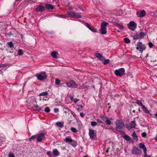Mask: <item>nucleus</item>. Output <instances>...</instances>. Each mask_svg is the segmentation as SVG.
Segmentation results:
<instances>
[{"label":"nucleus","instance_id":"f257e3e1","mask_svg":"<svg viewBox=\"0 0 157 157\" xmlns=\"http://www.w3.org/2000/svg\"><path fill=\"white\" fill-rule=\"evenodd\" d=\"M45 139V134L43 132H40L37 134L32 136L29 139L30 141L36 139V140L39 142H41Z\"/></svg>","mask_w":157,"mask_h":157},{"label":"nucleus","instance_id":"f03ea898","mask_svg":"<svg viewBox=\"0 0 157 157\" xmlns=\"http://www.w3.org/2000/svg\"><path fill=\"white\" fill-rule=\"evenodd\" d=\"M108 23L105 21L102 22L101 25V28L99 30L100 33L102 34H105L107 33L106 26Z\"/></svg>","mask_w":157,"mask_h":157},{"label":"nucleus","instance_id":"7ed1b4c3","mask_svg":"<svg viewBox=\"0 0 157 157\" xmlns=\"http://www.w3.org/2000/svg\"><path fill=\"white\" fill-rule=\"evenodd\" d=\"M116 124V129L117 130L119 129H123V128L124 126V122L121 120H119L117 121Z\"/></svg>","mask_w":157,"mask_h":157},{"label":"nucleus","instance_id":"20e7f679","mask_svg":"<svg viewBox=\"0 0 157 157\" xmlns=\"http://www.w3.org/2000/svg\"><path fill=\"white\" fill-rule=\"evenodd\" d=\"M125 70L122 68H120L118 70H116L114 71L115 74L118 76H121L124 75Z\"/></svg>","mask_w":157,"mask_h":157},{"label":"nucleus","instance_id":"39448f33","mask_svg":"<svg viewBox=\"0 0 157 157\" xmlns=\"http://www.w3.org/2000/svg\"><path fill=\"white\" fill-rule=\"evenodd\" d=\"M132 153L133 154L140 155L142 153L141 149L136 147H133L132 149Z\"/></svg>","mask_w":157,"mask_h":157},{"label":"nucleus","instance_id":"423d86ee","mask_svg":"<svg viewBox=\"0 0 157 157\" xmlns=\"http://www.w3.org/2000/svg\"><path fill=\"white\" fill-rule=\"evenodd\" d=\"M67 14L70 15L75 18H80L82 16L79 15L78 13H76L73 12H67Z\"/></svg>","mask_w":157,"mask_h":157},{"label":"nucleus","instance_id":"0eeeda50","mask_svg":"<svg viewBox=\"0 0 157 157\" xmlns=\"http://www.w3.org/2000/svg\"><path fill=\"white\" fill-rule=\"evenodd\" d=\"M37 78L39 80H43L47 78L46 73L44 72H41L40 74L37 76Z\"/></svg>","mask_w":157,"mask_h":157},{"label":"nucleus","instance_id":"6e6552de","mask_svg":"<svg viewBox=\"0 0 157 157\" xmlns=\"http://www.w3.org/2000/svg\"><path fill=\"white\" fill-rule=\"evenodd\" d=\"M128 27L132 30H134L136 28V24L133 21H131L129 23Z\"/></svg>","mask_w":157,"mask_h":157},{"label":"nucleus","instance_id":"1a4fd4ad","mask_svg":"<svg viewBox=\"0 0 157 157\" xmlns=\"http://www.w3.org/2000/svg\"><path fill=\"white\" fill-rule=\"evenodd\" d=\"M137 47L136 49L138 50L140 52H142L144 49H145L144 46L140 42H138L137 43Z\"/></svg>","mask_w":157,"mask_h":157},{"label":"nucleus","instance_id":"9d476101","mask_svg":"<svg viewBox=\"0 0 157 157\" xmlns=\"http://www.w3.org/2000/svg\"><path fill=\"white\" fill-rule=\"evenodd\" d=\"M66 84L68 87L71 88H76L77 86V85L75 83V82L72 81L66 83Z\"/></svg>","mask_w":157,"mask_h":157},{"label":"nucleus","instance_id":"9b49d317","mask_svg":"<svg viewBox=\"0 0 157 157\" xmlns=\"http://www.w3.org/2000/svg\"><path fill=\"white\" fill-rule=\"evenodd\" d=\"M145 14L146 12L144 10L136 12V15L139 17H143L145 16Z\"/></svg>","mask_w":157,"mask_h":157},{"label":"nucleus","instance_id":"f8f14e48","mask_svg":"<svg viewBox=\"0 0 157 157\" xmlns=\"http://www.w3.org/2000/svg\"><path fill=\"white\" fill-rule=\"evenodd\" d=\"M36 10L38 12H42L45 10L44 7L41 5L39 6L36 7Z\"/></svg>","mask_w":157,"mask_h":157},{"label":"nucleus","instance_id":"ddd939ff","mask_svg":"<svg viewBox=\"0 0 157 157\" xmlns=\"http://www.w3.org/2000/svg\"><path fill=\"white\" fill-rule=\"evenodd\" d=\"M101 118L103 120L105 121V123L108 125H110L111 123V122L108 119L107 117H102Z\"/></svg>","mask_w":157,"mask_h":157},{"label":"nucleus","instance_id":"4468645a","mask_svg":"<svg viewBox=\"0 0 157 157\" xmlns=\"http://www.w3.org/2000/svg\"><path fill=\"white\" fill-rule=\"evenodd\" d=\"M89 135L90 138L92 139L94 138V131L92 129L90 130L89 131Z\"/></svg>","mask_w":157,"mask_h":157},{"label":"nucleus","instance_id":"2eb2a0df","mask_svg":"<svg viewBox=\"0 0 157 157\" xmlns=\"http://www.w3.org/2000/svg\"><path fill=\"white\" fill-rule=\"evenodd\" d=\"M65 141L66 143H71L73 141V140H72L71 137L67 136L65 137Z\"/></svg>","mask_w":157,"mask_h":157},{"label":"nucleus","instance_id":"dca6fc26","mask_svg":"<svg viewBox=\"0 0 157 157\" xmlns=\"http://www.w3.org/2000/svg\"><path fill=\"white\" fill-rule=\"evenodd\" d=\"M53 155L55 156H58L60 155V153L56 149H54L52 151Z\"/></svg>","mask_w":157,"mask_h":157},{"label":"nucleus","instance_id":"f3484780","mask_svg":"<svg viewBox=\"0 0 157 157\" xmlns=\"http://www.w3.org/2000/svg\"><path fill=\"white\" fill-rule=\"evenodd\" d=\"M58 55V52H57L54 51L51 53V55L54 58H57V56Z\"/></svg>","mask_w":157,"mask_h":157},{"label":"nucleus","instance_id":"a211bd4d","mask_svg":"<svg viewBox=\"0 0 157 157\" xmlns=\"http://www.w3.org/2000/svg\"><path fill=\"white\" fill-rule=\"evenodd\" d=\"M142 109L146 113H149V111L147 110V108L144 105H142Z\"/></svg>","mask_w":157,"mask_h":157},{"label":"nucleus","instance_id":"6ab92c4d","mask_svg":"<svg viewBox=\"0 0 157 157\" xmlns=\"http://www.w3.org/2000/svg\"><path fill=\"white\" fill-rule=\"evenodd\" d=\"M145 35V33L143 32H141L139 34H137V37L141 38L143 37Z\"/></svg>","mask_w":157,"mask_h":157},{"label":"nucleus","instance_id":"aec40b11","mask_svg":"<svg viewBox=\"0 0 157 157\" xmlns=\"http://www.w3.org/2000/svg\"><path fill=\"white\" fill-rule=\"evenodd\" d=\"M45 7L47 8V9L48 10L51 9H53V6L51 4H46L45 5Z\"/></svg>","mask_w":157,"mask_h":157},{"label":"nucleus","instance_id":"412c9836","mask_svg":"<svg viewBox=\"0 0 157 157\" xmlns=\"http://www.w3.org/2000/svg\"><path fill=\"white\" fill-rule=\"evenodd\" d=\"M56 124L58 127L62 128L63 126V123H61L60 122L58 121L56 122Z\"/></svg>","mask_w":157,"mask_h":157},{"label":"nucleus","instance_id":"4be33fe9","mask_svg":"<svg viewBox=\"0 0 157 157\" xmlns=\"http://www.w3.org/2000/svg\"><path fill=\"white\" fill-rule=\"evenodd\" d=\"M101 61L104 64L106 65L109 63V59H100Z\"/></svg>","mask_w":157,"mask_h":157},{"label":"nucleus","instance_id":"5701e85b","mask_svg":"<svg viewBox=\"0 0 157 157\" xmlns=\"http://www.w3.org/2000/svg\"><path fill=\"white\" fill-rule=\"evenodd\" d=\"M132 136L133 138V139L135 140H138V137H137L135 132H133V133L132 135Z\"/></svg>","mask_w":157,"mask_h":157},{"label":"nucleus","instance_id":"b1692460","mask_svg":"<svg viewBox=\"0 0 157 157\" xmlns=\"http://www.w3.org/2000/svg\"><path fill=\"white\" fill-rule=\"evenodd\" d=\"M95 55L96 57L98 59H102L103 58V56L100 53H96L95 54Z\"/></svg>","mask_w":157,"mask_h":157},{"label":"nucleus","instance_id":"393cba45","mask_svg":"<svg viewBox=\"0 0 157 157\" xmlns=\"http://www.w3.org/2000/svg\"><path fill=\"white\" fill-rule=\"evenodd\" d=\"M139 146L140 148H142L143 150L146 148L145 145L144 144L142 143H140V144Z\"/></svg>","mask_w":157,"mask_h":157},{"label":"nucleus","instance_id":"a878e982","mask_svg":"<svg viewBox=\"0 0 157 157\" xmlns=\"http://www.w3.org/2000/svg\"><path fill=\"white\" fill-rule=\"evenodd\" d=\"M136 123L135 121H133L131 122V127L132 128H135L136 126Z\"/></svg>","mask_w":157,"mask_h":157},{"label":"nucleus","instance_id":"bb28decb","mask_svg":"<svg viewBox=\"0 0 157 157\" xmlns=\"http://www.w3.org/2000/svg\"><path fill=\"white\" fill-rule=\"evenodd\" d=\"M124 138L127 141H130L131 140L130 137L127 135H125L124 136Z\"/></svg>","mask_w":157,"mask_h":157},{"label":"nucleus","instance_id":"cd10ccee","mask_svg":"<svg viewBox=\"0 0 157 157\" xmlns=\"http://www.w3.org/2000/svg\"><path fill=\"white\" fill-rule=\"evenodd\" d=\"M48 94V93L47 92H44L40 94L39 95L40 96H47Z\"/></svg>","mask_w":157,"mask_h":157},{"label":"nucleus","instance_id":"c85d7f7f","mask_svg":"<svg viewBox=\"0 0 157 157\" xmlns=\"http://www.w3.org/2000/svg\"><path fill=\"white\" fill-rule=\"evenodd\" d=\"M7 44L10 48H13L14 46L12 42H8Z\"/></svg>","mask_w":157,"mask_h":157},{"label":"nucleus","instance_id":"c756f323","mask_svg":"<svg viewBox=\"0 0 157 157\" xmlns=\"http://www.w3.org/2000/svg\"><path fill=\"white\" fill-rule=\"evenodd\" d=\"M89 29H90L91 31H92L93 32L95 33L97 32L96 29L93 27H91Z\"/></svg>","mask_w":157,"mask_h":157},{"label":"nucleus","instance_id":"7c9ffc66","mask_svg":"<svg viewBox=\"0 0 157 157\" xmlns=\"http://www.w3.org/2000/svg\"><path fill=\"white\" fill-rule=\"evenodd\" d=\"M91 125L92 126H95L97 125V123L95 121H91Z\"/></svg>","mask_w":157,"mask_h":157},{"label":"nucleus","instance_id":"2f4dec72","mask_svg":"<svg viewBox=\"0 0 157 157\" xmlns=\"http://www.w3.org/2000/svg\"><path fill=\"white\" fill-rule=\"evenodd\" d=\"M71 130L73 132H77V130L76 128L73 127H71Z\"/></svg>","mask_w":157,"mask_h":157},{"label":"nucleus","instance_id":"473e14b6","mask_svg":"<svg viewBox=\"0 0 157 157\" xmlns=\"http://www.w3.org/2000/svg\"><path fill=\"white\" fill-rule=\"evenodd\" d=\"M17 54L19 55H21L23 54V51L21 49H19L18 51Z\"/></svg>","mask_w":157,"mask_h":157},{"label":"nucleus","instance_id":"72a5a7b5","mask_svg":"<svg viewBox=\"0 0 157 157\" xmlns=\"http://www.w3.org/2000/svg\"><path fill=\"white\" fill-rule=\"evenodd\" d=\"M124 40L126 43H129L130 41V40L127 38H124Z\"/></svg>","mask_w":157,"mask_h":157},{"label":"nucleus","instance_id":"f704fd0d","mask_svg":"<svg viewBox=\"0 0 157 157\" xmlns=\"http://www.w3.org/2000/svg\"><path fill=\"white\" fill-rule=\"evenodd\" d=\"M60 80L58 78H56V79L55 83L56 84L59 85L60 84Z\"/></svg>","mask_w":157,"mask_h":157},{"label":"nucleus","instance_id":"c9c22d12","mask_svg":"<svg viewBox=\"0 0 157 157\" xmlns=\"http://www.w3.org/2000/svg\"><path fill=\"white\" fill-rule=\"evenodd\" d=\"M72 143V145L73 146H76L77 145L76 142L74 140H73V141L71 142Z\"/></svg>","mask_w":157,"mask_h":157},{"label":"nucleus","instance_id":"e433bc0d","mask_svg":"<svg viewBox=\"0 0 157 157\" xmlns=\"http://www.w3.org/2000/svg\"><path fill=\"white\" fill-rule=\"evenodd\" d=\"M9 157H15L14 155L12 153H10L8 155Z\"/></svg>","mask_w":157,"mask_h":157},{"label":"nucleus","instance_id":"4c0bfd02","mask_svg":"<svg viewBox=\"0 0 157 157\" xmlns=\"http://www.w3.org/2000/svg\"><path fill=\"white\" fill-rule=\"evenodd\" d=\"M136 103L138 104L139 105H140L141 107L142 106V105H143L142 104V102H141V101H140V100H138V101H137V102H136Z\"/></svg>","mask_w":157,"mask_h":157},{"label":"nucleus","instance_id":"58836bf2","mask_svg":"<svg viewBox=\"0 0 157 157\" xmlns=\"http://www.w3.org/2000/svg\"><path fill=\"white\" fill-rule=\"evenodd\" d=\"M97 122L98 123L100 124H103V122L100 119H96Z\"/></svg>","mask_w":157,"mask_h":157},{"label":"nucleus","instance_id":"ea45409f","mask_svg":"<svg viewBox=\"0 0 157 157\" xmlns=\"http://www.w3.org/2000/svg\"><path fill=\"white\" fill-rule=\"evenodd\" d=\"M50 109L48 107H46L45 109V111L47 113H49L50 112Z\"/></svg>","mask_w":157,"mask_h":157},{"label":"nucleus","instance_id":"a19ab883","mask_svg":"<svg viewBox=\"0 0 157 157\" xmlns=\"http://www.w3.org/2000/svg\"><path fill=\"white\" fill-rule=\"evenodd\" d=\"M47 155L50 157H51L52 152L50 151H48L46 153Z\"/></svg>","mask_w":157,"mask_h":157},{"label":"nucleus","instance_id":"79ce46f5","mask_svg":"<svg viewBox=\"0 0 157 157\" xmlns=\"http://www.w3.org/2000/svg\"><path fill=\"white\" fill-rule=\"evenodd\" d=\"M118 26L121 29H123L124 28V27L122 24H119Z\"/></svg>","mask_w":157,"mask_h":157},{"label":"nucleus","instance_id":"37998d69","mask_svg":"<svg viewBox=\"0 0 157 157\" xmlns=\"http://www.w3.org/2000/svg\"><path fill=\"white\" fill-rule=\"evenodd\" d=\"M66 109H67L69 112H70V113H71L72 115H73V114H75V113L74 112H73L71 110L67 108H66Z\"/></svg>","mask_w":157,"mask_h":157},{"label":"nucleus","instance_id":"c03bdc74","mask_svg":"<svg viewBox=\"0 0 157 157\" xmlns=\"http://www.w3.org/2000/svg\"><path fill=\"white\" fill-rule=\"evenodd\" d=\"M143 150L144 153V156L147 155V148L143 149Z\"/></svg>","mask_w":157,"mask_h":157},{"label":"nucleus","instance_id":"a18cd8bd","mask_svg":"<svg viewBox=\"0 0 157 157\" xmlns=\"http://www.w3.org/2000/svg\"><path fill=\"white\" fill-rule=\"evenodd\" d=\"M148 44L149 47L150 48H151L153 46V44L151 42L149 43Z\"/></svg>","mask_w":157,"mask_h":157},{"label":"nucleus","instance_id":"49530a36","mask_svg":"<svg viewBox=\"0 0 157 157\" xmlns=\"http://www.w3.org/2000/svg\"><path fill=\"white\" fill-rule=\"evenodd\" d=\"M146 135H147V134L146 132H144L142 133L141 136H142V137H144L146 136Z\"/></svg>","mask_w":157,"mask_h":157},{"label":"nucleus","instance_id":"de8ad7c7","mask_svg":"<svg viewBox=\"0 0 157 157\" xmlns=\"http://www.w3.org/2000/svg\"><path fill=\"white\" fill-rule=\"evenodd\" d=\"M79 100V99L77 98H75L74 100V102L75 103H76Z\"/></svg>","mask_w":157,"mask_h":157},{"label":"nucleus","instance_id":"09e8293b","mask_svg":"<svg viewBox=\"0 0 157 157\" xmlns=\"http://www.w3.org/2000/svg\"><path fill=\"white\" fill-rule=\"evenodd\" d=\"M85 25L89 29H90V28L91 27L90 25H89V24H88V23H86V25Z\"/></svg>","mask_w":157,"mask_h":157},{"label":"nucleus","instance_id":"8fccbe9b","mask_svg":"<svg viewBox=\"0 0 157 157\" xmlns=\"http://www.w3.org/2000/svg\"><path fill=\"white\" fill-rule=\"evenodd\" d=\"M7 66L6 65L2 64L0 63V67H6Z\"/></svg>","mask_w":157,"mask_h":157},{"label":"nucleus","instance_id":"3c124183","mask_svg":"<svg viewBox=\"0 0 157 157\" xmlns=\"http://www.w3.org/2000/svg\"><path fill=\"white\" fill-rule=\"evenodd\" d=\"M80 116L82 117H83L84 116V115L83 113H80Z\"/></svg>","mask_w":157,"mask_h":157},{"label":"nucleus","instance_id":"603ef678","mask_svg":"<svg viewBox=\"0 0 157 157\" xmlns=\"http://www.w3.org/2000/svg\"><path fill=\"white\" fill-rule=\"evenodd\" d=\"M59 111V109H55L54 112L55 113H58Z\"/></svg>","mask_w":157,"mask_h":157},{"label":"nucleus","instance_id":"864d4df0","mask_svg":"<svg viewBox=\"0 0 157 157\" xmlns=\"http://www.w3.org/2000/svg\"><path fill=\"white\" fill-rule=\"evenodd\" d=\"M69 98L71 100H72L73 99V97L72 96H71V95H69Z\"/></svg>","mask_w":157,"mask_h":157},{"label":"nucleus","instance_id":"5fc2aeb1","mask_svg":"<svg viewBox=\"0 0 157 157\" xmlns=\"http://www.w3.org/2000/svg\"><path fill=\"white\" fill-rule=\"evenodd\" d=\"M138 38L137 37V34L135 36H134V38H135V39H138V38Z\"/></svg>","mask_w":157,"mask_h":157},{"label":"nucleus","instance_id":"6e6d98bb","mask_svg":"<svg viewBox=\"0 0 157 157\" xmlns=\"http://www.w3.org/2000/svg\"><path fill=\"white\" fill-rule=\"evenodd\" d=\"M78 106L79 107V108L77 109V110H78V111L80 107H81V108H82V106L80 105H78Z\"/></svg>","mask_w":157,"mask_h":157},{"label":"nucleus","instance_id":"4d7b16f0","mask_svg":"<svg viewBox=\"0 0 157 157\" xmlns=\"http://www.w3.org/2000/svg\"><path fill=\"white\" fill-rule=\"evenodd\" d=\"M35 108H38L39 107V106L38 105H36L34 106Z\"/></svg>","mask_w":157,"mask_h":157},{"label":"nucleus","instance_id":"13d9d810","mask_svg":"<svg viewBox=\"0 0 157 157\" xmlns=\"http://www.w3.org/2000/svg\"><path fill=\"white\" fill-rule=\"evenodd\" d=\"M65 17V16L64 15H61V17L62 18H64Z\"/></svg>","mask_w":157,"mask_h":157},{"label":"nucleus","instance_id":"bf43d9fd","mask_svg":"<svg viewBox=\"0 0 157 157\" xmlns=\"http://www.w3.org/2000/svg\"><path fill=\"white\" fill-rule=\"evenodd\" d=\"M112 128V127H109V128H106L107 129H111Z\"/></svg>","mask_w":157,"mask_h":157},{"label":"nucleus","instance_id":"052dcab7","mask_svg":"<svg viewBox=\"0 0 157 157\" xmlns=\"http://www.w3.org/2000/svg\"><path fill=\"white\" fill-rule=\"evenodd\" d=\"M154 116H155V117L157 119V113L154 115Z\"/></svg>","mask_w":157,"mask_h":157},{"label":"nucleus","instance_id":"680f3d73","mask_svg":"<svg viewBox=\"0 0 157 157\" xmlns=\"http://www.w3.org/2000/svg\"><path fill=\"white\" fill-rule=\"evenodd\" d=\"M157 17V12L154 14Z\"/></svg>","mask_w":157,"mask_h":157},{"label":"nucleus","instance_id":"e2e57ef3","mask_svg":"<svg viewBox=\"0 0 157 157\" xmlns=\"http://www.w3.org/2000/svg\"><path fill=\"white\" fill-rule=\"evenodd\" d=\"M144 157H150V156L148 155H147L144 156Z\"/></svg>","mask_w":157,"mask_h":157},{"label":"nucleus","instance_id":"0e129e2a","mask_svg":"<svg viewBox=\"0 0 157 157\" xmlns=\"http://www.w3.org/2000/svg\"><path fill=\"white\" fill-rule=\"evenodd\" d=\"M73 115V116L74 117H75V116H76V115H75V114H73V115Z\"/></svg>","mask_w":157,"mask_h":157},{"label":"nucleus","instance_id":"69168bd1","mask_svg":"<svg viewBox=\"0 0 157 157\" xmlns=\"http://www.w3.org/2000/svg\"><path fill=\"white\" fill-rule=\"evenodd\" d=\"M156 140H157V136L156 137Z\"/></svg>","mask_w":157,"mask_h":157},{"label":"nucleus","instance_id":"338daca9","mask_svg":"<svg viewBox=\"0 0 157 157\" xmlns=\"http://www.w3.org/2000/svg\"><path fill=\"white\" fill-rule=\"evenodd\" d=\"M19 0H16V1L17 2V1H19Z\"/></svg>","mask_w":157,"mask_h":157},{"label":"nucleus","instance_id":"774afa93","mask_svg":"<svg viewBox=\"0 0 157 157\" xmlns=\"http://www.w3.org/2000/svg\"><path fill=\"white\" fill-rule=\"evenodd\" d=\"M83 157H88L86 156H84Z\"/></svg>","mask_w":157,"mask_h":157}]
</instances>
